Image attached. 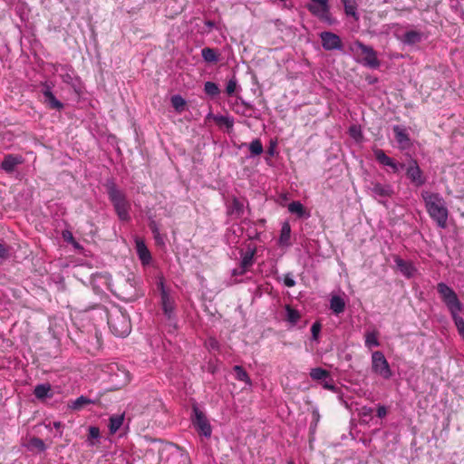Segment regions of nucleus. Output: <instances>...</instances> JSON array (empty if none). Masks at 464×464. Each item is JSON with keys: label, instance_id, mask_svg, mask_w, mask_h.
<instances>
[{"label": "nucleus", "instance_id": "42", "mask_svg": "<svg viewBox=\"0 0 464 464\" xmlns=\"http://www.w3.org/2000/svg\"><path fill=\"white\" fill-rule=\"evenodd\" d=\"M322 325L319 322H315L313 324L311 327V333L314 340H317L320 331H321Z\"/></svg>", "mask_w": 464, "mask_h": 464}, {"label": "nucleus", "instance_id": "10", "mask_svg": "<svg viewBox=\"0 0 464 464\" xmlns=\"http://www.w3.org/2000/svg\"><path fill=\"white\" fill-rule=\"evenodd\" d=\"M192 422L196 430L205 437H210L212 430L205 414L197 407H193Z\"/></svg>", "mask_w": 464, "mask_h": 464}, {"label": "nucleus", "instance_id": "3", "mask_svg": "<svg viewBox=\"0 0 464 464\" xmlns=\"http://www.w3.org/2000/svg\"><path fill=\"white\" fill-rule=\"evenodd\" d=\"M108 325L111 333L118 337H125L131 331L129 314L121 307H113L107 313Z\"/></svg>", "mask_w": 464, "mask_h": 464}, {"label": "nucleus", "instance_id": "30", "mask_svg": "<svg viewBox=\"0 0 464 464\" xmlns=\"http://www.w3.org/2000/svg\"><path fill=\"white\" fill-rule=\"evenodd\" d=\"M378 334L377 331L367 332L365 334V346L368 349L380 346L381 343L378 340Z\"/></svg>", "mask_w": 464, "mask_h": 464}, {"label": "nucleus", "instance_id": "31", "mask_svg": "<svg viewBox=\"0 0 464 464\" xmlns=\"http://www.w3.org/2000/svg\"><path fill=\"white\" fill-rule=\"evenodd\" d=\"M233 372L235 373V377L237 381L244 382L246 384H251V380L246 372V370L239 365H235L233 367Z\"/></svg>", "mask_w": 464, "mask_h": 464}, {"label": "nucleus", "instance_id": "43", "mask_svg": "<svg viewBox=\"0 0 464 464\" xmlns=\"http://www.w3.org/2000/svg\"><path fill=\"white\" fill-rule=\"evenodd\" d=\"M100 437V429L95 426L89 428V440L98 439Z\"/></svg>", "mask_w": 464, "mask_h": 464}, {"label": "nucleus", "instance_id": "32", "mask_svg": "<svg viewBox=\"0 0 464 464\" xmlns=\"http://www.w3.org/2000/svg\"><path fill=\"white\" fill-rule=\"evenodd\" d=\"M288 210L293 214H296L299 218L305 215V208L300 201H293L288 204Z\"/></svg>", "mask_w": 464, "mask_h": 464}, {"label": "nucleus", "instance_id": "22", "mask_svg": "<svg viewBox=\"0 0 464 464\" xmlns=\"http://www.w3.org/2000/svg\"><path fill=\"white\" fill-rule=\"evenodd\" d=\"M290 237H291V227L288 222H285L282 225L280 237H279V245L280 246H289L290 245Z\"/></svg>", "mask_w": 464, "mask_h": 464}, {"label": "nucleus", "instance_id": "18", "mask_svg": "<svg viewBox=\"0 0 464 464\" xmlns=\"http://www.w3.org/2000/svg\"><path fill=\"white\" fill-rule=\"evenodd\" d=\"M161 304L164 314L168 319H172L174 317V301L164 290L161 292Z\"/></svg>", "mask_w": 464, "mask_h": 464}, {"label": "nucleus", "instance_id": "28", "mask_svg": "<svg viewBox=\"0 0 464 464\" xmlns=\"http://www.w3.org/2000/svg\"><path fill=\"white\" fill-rule=\"evenodd\" d=\"M310 377L314 381H325L330 378V372L320 367L313 368L310 372Z\"/></svg>", "mask_w": 464, "mask_h": 464}, {"label": "nucleus", "instance_id": "4", "mask_svg": "<svg viewBox=\"0 0 464 464\" xmlns=\"http://www.w3.org/2000/svg\"><path fill=\"white\" fill-rule=\"evenodd\" d=\"M106 189L118 218L121 221L130 220V203L128 201L125 193L119 189L113 182L107 183Z\"/></svg>", "mask_w": 464, "mask_h": 464}, {"label": "nucleus", "instance_id": "9", "mask_svg": "<svg viewBox=\"0 0 464 464\" xmlns=\"http://www.w3.org/2000/svg\"><path fill=\"white\" fill-rule=\"evenodd\" d=\"M109 370L110 380L113 384V390H120L130 382V375L129 371L125 368L117 363H113L110 365Z\"/></svg>", "mask_w": 464, "mask_h": 464}, {"label": "nucleus", "instance_id": "16", "mask_svg": "<svg viewBox=\"0 0 464 464\" xmlns=\"http://www.w3.org/2000/svg\"><path fill=\"white\" fill-rule=\"evenodd\" d=\"M44 90L43 91V94L44 97V103L47 105L49 109L52 110H61L63 107V104L58 101L53 93L51 91V88L48 85H44Z\"/></svg>", "mask_w": 464, "mask_h": 464}, {"label": "nucleus", "instance_id": "34", "mask_svg": "<svg viewBox=\"0 0 464 464\" xmlns=\"http://www.w3.org/2000/svg\"><path fill=\"white\" fill-rule=\"evenodd\" d=\"M343 6L344 11L347 15H351L354 17L355 19H358L357 14H356V3L354 0H341Z\"/></svg>", "mask_w": 464, "mask_h": 464}, {"label": "nucleus", "instance_id": "45", "mask_svg": "<svg viewBox=\"0 0 464 464\" xmlns=\"http://www.w3.org/2000/svg\"><path fill=\"white\" fill-rule=\"evenodd\" d=\"M319 419H320V415L318 413V411H314L313 412V421L311 423V426H310V430L314 432L315 429H316V426H317V423L319 421Z\"/></svg>", "mask_w": 464, "mask_h": 464}, {"label": "nucleus", "instance_id": "27", "mask_svg": "<svg viewBox=\"0 0 464 464\" xmlns=\"http://www.w3.org/2000/svg\"><path fill=\"white\" fill-rule=\"evenodd\" d=\"M98 402H99V400H91L85 396H80L75 401H73L72 402V408L75 411H79L89 404H96Z\"/></svg>", "mask_w": 464, "mask_h": 464}, {"label": "nucleus", "instance_id": "53", "mask_svg": "<svg viewBox=\"0 0 464 464\" xmlns=\"http://www.w3.org/2000/svg\"><path fill=\"white\" fill-rule=\"evenodd\" d=\"M53 427L55 429H60L62 427V423L60 421H54L53 422Z\"/></svg>", "mask_w": 464, "mask_h": 464}, {"label": "nucleus", "instance_id": "6", "mask_svg": "<svg viewBox=\"0 0 464 464\" xmlns=\"http://www.w3.org/2000/svg\"><path fill=\"white\" fill-rule=\"evenodd\" d=\"M113 294L124 302L135 301L139 295L133 280L121 278L113 285Z\"/></svg>", "mask_w": 464, "mask_h": 464}, {"label": "nucleus", "instance_id": "36", "mask_svg": "<svg viewBox=\"0 0 464 464\" xmlns=\"http://www.w3.org/2000/svg\"><path fill=\"white\" fill-rule=\"evenodd\" d=\"M250 153L252 156H259L263 153V144L259 139H255L252 140L248 146Z\"/></svg>", "mask_w": 464, "mask_h": 464}, {"label": "nucleus", "instance_id": "7", "mask_svg": "<svg viewBox=\"0 0 464 464\" xmlns=\"http://www.w3.org/2000/svg\"><path fill=\"white\" fill-rule=\"evenodd\" d=\"M306 9L319 20L332 23L329 0H311V3L305 5Z\"/></svg>", "mask_w": 464, "mask_h": 464}, {"label": "nucleus", "instance_id": "49", "mask_svg": "<svg viewBox=\"0 0 464 464\" xmlns=\"http://www.w3.org/2000/svg\"><path fill=\"white\" fill-rule=\"evenodd\" d=\"M9 255V246L5 244L0 243V257L6 258Z\"/></svg>", "mask_w": 464, "mask_h": 464}, {"label": "nucleus", "instance_id": "51", "mask_svg": "<svg viewBox=\"0 0 464 464\" xmlns=\"http://www.w3.org/2000/svg\"><path fill=\"white\" fill-rule=\"evenodd\" d=\"M386 414H387V409L382 405H379L377 408V416L379 418H383L386 416Z\"/></svg>", "mask_w": 464, "mask_h": 464}, {"label": "nucleus", "instance_id": "40", "mask_svg": "<svg viewBox=\"0 0 464 464\" xmlns=\"http://www.w3.org/2000/svg\"><path fill=\"white\" fill-rule=\"evenodd\" d=\"M171 104L178 111H181L186 104L185 100L179 95H174L171 98Z\"/></svg>", "mask_w": 464, "mask_h": 464}, {"label": "nucleus", "instance_id": "1", "mask_svg": "<svg viewBox=\"0 0 464 464\" xmlns=\"http://www.w3.org/2000/svg\"><path fill=\"white\" fill-rule=\"evenodd\" d=\"M437 291L450 313L451 318L456 325L457 330L464 325V320L459 315L463 311L464 306L459 301L455 291L445 283H439L437 285Z\"/></svg>", "mask_w": 464, "mask_h": 464}, {"label": "nucleus", "instance_id": "15", "mask_svg": "<svg viewBox=\"0 0 464 464\" xmlns=\"http://www.w3.org/2000/svg\"><path fill=\"white\" fill-rule=\"evenodd\" d=\"M373 153L380 164L390 167L393 172L399 170V165L392 158L388 157L382 150L376 149L373 150Z\"/></svg>", "mask_w": 464, "mask_h": 464}, {"label": "nucleus", "instance_id": "52", "mask_svg": "<svg viewBox=\"0 0 464 464\" xmlns=\"http://www.w3.org/2000/svg\"><path fill=\"white\" fill-rule=\"evenodd\" d=\"M458 333L464 339V325L458 329Z\"/></svg>", "mask_w": 464, "mask_h": 464}, {"label": "nucleus", "instance_id": "55", "mask_svg": "<svg viewBox=\"0 0 464 464\" xmlns=\"http://www.w3.org/2000/svg\"><path fill=\"white\" fill-rule=\"evenodd\" d=\"M268 153L270 155H273L274 154V148L271 146L269 149H268Z\"/></svg>", "mask_w": 464, "mask_h": 464}, {"label": "nucleus", "instance_id": "12", "mask_svg": "<svg viewBox=\"0 0 464 464\" xmlns=\"http://www.w3.org/2000/svg\"><path fill=\"white\" fill-rule=\"evenodd\" d=\"M406 175L411 183L417 187L422 186L425 183V178L423 176L422 170L415 160L411 159L410 160L406 169Z\"/></svg>", "mask_w": 464, "mask_h": 464}, {"label": "nucleus", "instance_id": "19", "mask_svg": "<svg viewBox=\"0 0 464 464\" xmlns=\"http://www.w3.org/2000/svg\"><path fill=\"white\" fill-rule=\"evenodd\" d=\"M227 214L236 218H239L244 214V204L237 198H234L227 208Z\"/></svg>", "mask_w": 464, "mask_h": 464}, {"label": "nucleus", "instance_id": "56", "mask_svg": "<svg viewBox=\"0 0 464 464\" xmlns=\"http://www.w3.org/2000/svg\"><path fill=\"white\" fill-rule=\"evenodd\" d=\"M288 464H294V462H293V461H290Z\"/></svg>", "mask_w": 464, "mask_h": 464}, {"label": "nucleus", "instance_id": "26", "mask_svg": "<svg viewBox=\"0 0 464 464\" xmlns=\"http://www.w3.org/2000/svg\"><path fill=\"white\" fill-rule=\"evenodd\" d=\"M137 252H138L139 257L141 260L142 264L150 263V261L151 259V256L143 242H141V241L137 242Z\"/></svg>", "mask_w": 464, "mask_h": 464}, {"label": "nucleus", "instance_id": "23", "mask_svg": "<svg viewBox=\"0 0 464 464\" xmlns=\"http://www.w3.org/2000/svg\"><path fill=\"white\" fill-rule=\"evenodd\" d=\"M201 55L207 63H216L218 62L219 53L218 52L210 47H205L201 51Z\"/></svg>", "mask_w": 464, "mask_h": 464}, {"label": "nucleus", "instance_id": "39", "mask_svg": "<svg viewBox=\"0 0 464 464\" xmlns=\"http://www.w3.org/2000/svg\"><path fill=\"white\" fill-rule=\"evenodd\" d=\"M150 229L151 230L154 239L157 244H164V240L160 233V228L155 221H150L149 224Z\"/></svg>", "mask_w": 464, "mask_h": 464}, {"label": "nucleus", "instance_id": "48", "mask_svg": "<svg viewBox=\"0 0 464 464\" xmlns=\"http://www.w3.org/2000/svg\"><path fill=\"white\" fill-rule=\"evenodd\" d=\"M322 386L325 390H328V391H334L335 390V386L333 383V380L331 379V377L329 379H326L325 381H323L322 382Z\"/></svg>", "mask_w": 464, "mask_h": 464}, {"label": "nucleus", "instance_id": "17", "mask_svg": "<svg viewBox=\"0 0 464 464\" xmlns=\"http://www.w3.org/2000/svg\"><path fill=\"white\" fill-rule=\"evenodd\" d=\"M396 141L400 144L401 148L405 149L410 145V137L405 128L395 125L392 128Z\"/></svg>", "mask_w": 464, "mask_h": 464}, {"label": "nucleus", "instance_id": "24", "mask_svg": "<svg viewBox=\"0 0 464 464\" xmlns=\"http://www.w3.org/2000/svg\"><path fill=\"white\" fill-rule=\"evenodd\" d=\"M330 308L335 314H342L345 309L343 299L338 295H334L330 300Z\"/></svg>", "mask_w": 464, "mask_h": 464}, {"label": "nucleus", "instance_id": "8", "mask_svg": "<svg viewBox=\"0 0 464 464\" xmlns=\"http://www.w3.org/2000/svg\"><path fill=\"white\" fill-rule=\"evenodd\" d=\"M372 370L386 380L392 376L390 364L381 351H375L372 353Z\"/></svg>", "mask_w": 464, "mask_h": 464}, {"label": "nucleus", "instance_id": "2", "mask_svg": "<svg viewBox=\"0 0 464 464\" xmlns=\"http://www.w3.org/2000/svg\"><path fill=\"white\" fill-rule=\"evenodd\" d=\"M427 211L430 218L436 221L441 228L447 227L448 208L442 197L438 193L425 192L422 194Z\"/></svg>", "mask_w": 464, "mask_h": 464}, {"label": "nucleus", "instance_id": "33", "mask_svg": "<svg viewBox=\"0 0 464 464\" xmlns=\"http://www.w3.org/2000/svg\"><path fill=\"white\" fill-rule=\"evenodd\" d=\"M285 311H286V320L289 323H291L292 324H295L301 318L300 313L296 309H294L289 304L285 305Z\"/></svg>", "mask_w": 464, "mask_h": 464}, {"label": "nucleus", "instance_id": "25", "mask_svg": "<svg viewBox=\"0 0 464 464\" xmlns=\"http://www.w3.org/2000/svg\"><path fill=\"white\" fill-rule=\"evenodd\" d=\"M20 163V160L13 155H7L4 158L1 166L6 172H13L15 166Z\"/></svg>", "mask_w": 464, "mask_h": 464}, {"label": "nucleus", "instance_id": "54", "mask_svg": "<svg viewBox=\"0 0 464 464\" xmlns=\"http://www.w3.org/2000/svg\"><path fill=\"white\" fill-rule=\"evenodd\" d=\"M72 246H74V248H76V249L81 248L80 244H79L75 239H74V244H72Z\"/></svg>", "mask_w": 464, "mask_h": 464}, {"label": "nucleus", "instance_id": "11", "mask_svg": "<svg viewBox=\"0 0 464 464\" xmlns=\"http://www.w3.org/2000/svg\"><path fill=\"white\" fill-rule=\"evenodd\" d=\"M322 46L326 51L341 50L343 43L339 35L334 33L324 31L320 34Z\"/></svg>", "mask_w": 464, "mask_h": 464}, {"label": "nucleus", "instance_id": "20", "mask_svg": "<svg viewBox=\"0 0 464 464\" xmlns=\"http://www.w3.org/2000/svg\"><path fill=\"white\" fill-rule=\"evenodd\" d=\"M34 395L38 400H44L46 398H52V388L49 383L38 384L34 387Z\"/></svg>", "mask_w": 464, "mask_h": 464}, {"label": "nucleus", "instance_id": "5", "mask_svg": "<svg viewBox=\"0 0 464 464\" xmlns=\"http://www.w3.org/2000/svg\"><path fill=\"white\" fill-rule=\"evenodd\" d=\"M351 52L358 57V62L371 69H377L381 62L377 57L376 51L372 46L364 44L360 40L354 41L350 45Z\"/></svg>", "mask_w": 464, "mask_h": 464}, {"label": "nucleus", "instance_id": "37", "mask_svg": "<svg viewBox=\"0 0 464 464\" xmlns=\"http://www.w3.org/2000/svg\"><path fill=\"white\" fill-rule=\"evenodd\" d=\"M254 255L255 251H247L244 254L241 260V267L243 268V272L247 270L253 265Z\"/></svg>", "mask_w": 464, "mask_h": 464}, {"label": "nucleus", "instance_id": "41", "mask_svg": "<svg viewBox=\"0 0 464 464\" xmlns=\"http://www.w3.org/2000/svg\"><path fill=\"white\" fill-rule=\"evenodd\" d=\"M237 88V79L236 77H233L227 82L226 92L227 95H232Z\"/></svg>", "mask_w": 464, "mask_h": 464}, {"label": "nucleus", "instance_id": "44", "mask_svg": "<svg viewBox=\"0 0 464 464\" xmlns=\"http://www.w3.org/2000/svg\"><path fill=\"white\" fill-rule=\"evenodd\" d=\"M217 122L219 124H224L227 128H231L233 126V121L230 120L228 117L220 116L217 119Z\"/></svg>", "mask_w": 464, "mask_h": 464}, {"label": "nucleus", "instance_id": "13", "mask_svg": "<svg viewBox=\"0 0 464 464\" xmlns=\"http://www.w3.org/2000/svg\"><path fill=\"white\" fill-rule=\"evenodd\" d=\"M393 260L397 268L404 276L407 278H411L414 276L417 272V268L411 261H406L399 256H395Z\"/></svg>", "mask_w": 464, "mask_h": 464}, {"label": "nucleus", "instance_id": "38", "mask_svg": "<svg viewBox=\"0 0 464 464\" xmlns=\"http://www.w3.org/2000/svg\"><path fill=\"white\" fill-rule=\"evenodd\" d=\"M204 91L208 95L212 97L218 95L220 92L218 84L213 82H206L204 84Z\"/></svg>", "mask_w": 464, "mask_h": 464}, {"label": "nucleus", "instance_id": "14", "mask_svg": "<svg viewBox=\"0 0 464 464\" xmlns=\"http://www.w3.org/2000/svg\"><path fill=\"white\" fill-rule=\"evenodd\" d=\"M370 189L373 196L380 198H391L394 193L390 184H382L379 182H372Z\"/></svg>", "mask_w": 464, "mask_h": 464}, {"label": "nucleus", "instance_id": "35", "mask_svg": "<svg viewBox=\"0 0 464 464\" xmlns=\"http://www.w3.org/2000/svg\"><path fill=\"white\" fill-rule=\"evenodd\" d=\"M123 416L122 415H113L110 418V425L109 429L111 433H115L122 425Z\"/></svg>", "mask_w": 464, "mask_h": 464}, {"label": "nucleus", "instance_id": "29", "mask_svg": "<svg viewBox=\"0 0 464 464\" xmlns=\"http://www.w3.org/2000/svg\"><path fill=\"white\" fill-rule=\"evenodd\" d=\"M28 449L30 450H37L39 452H43L46 450V445L44 441L38 437H32L28 441Z\"/></svg>", "mask_w": 464, "mask_h": 464}, {"label": "nucleus", "instance_id": "21", "mask_svg": "<svg viewBox=\"0 0 464 464\" xmlns=\"http://www.w3.org/2000/svg\"><path fill=\"white\" fill-rule=\"evenodd\" d=\"M422 39V34L419 31L411 30L403 34L402 42L406 44L412 45L420 43Z\"/></svg>", "mask_w": 464, "mask_h": 464}, {"label": "nucleus", "instance_id": "47", "mask_svg": "<svg viewBox=\"0 0 464 464\" xmlns=\"http://www.w3.org/2000/svg\"><path fill=\"white\" fill-rule=\"evenodd\" d=\"M284 284L287 287H293L295 285V281L290 274H286L284 277Z\"/></svg>", "mask_w": 464, "mask_h": 464}, {"label": "nucleus", "instance_id": "46", "mask_svg": "<svg viewBox=\"0 0 464 464\" xmlns=\"http://www.w3.org/2000/svg\"><path fill=\"white\" fill-rule=\"evenodd\" d=\"M63 238L69 244H74V237L72 233L69 230L63 231Z\"/></svg>", "mask_w": 464, "mask_h": 464}, {"label": "nucleus", "instance_id": "50", "mask_svg": "<svg viewBox=\"0 0 464 464\" xmlns=\"http://www.w3.org/2000/svg\"><path fill=\"white\" fill-rule=\"evenodd\" d=\"M350 134L354 139H358V137H361V131L358 130L356 126H352L350 128Z\"/></svg>", "mask_w": 464, "mask_h": 464}]
</instances>
